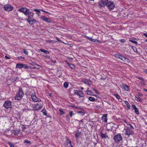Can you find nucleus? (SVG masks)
<instances>
[{
  "instance_id": "f257e3e1",
  "label": "nucleus",
  "mask_w": 147,
  "mask_h": 147,
  "mask_svg": "<svg viewBox=\"0 0 147 147\" xmlns=\"http://www.w3.org/2000/svg\"><path fill=\"white\" fill-rule=\"evenodd\" d=\"M24 94L22 88H20L17 92L16 96L14 98L16 100H20L21 98L23 96Z\"/></svg>"
},
{
  "instance_id": "f03ea898",
  "label": "nucleus",
  "mask_w": 147,
  "mask_h": 147,
  "mask_svg": "<svg viewBox=\"0 0 147 147\" xmlns=\"http://www.w3.org/2000/svg\"><path fill=\"white\" fill-rule=\"evenodd\" d=\"M42 102L40 100L38 103L36 104L33 107V109L34 110H38L42 107Z\"/></svg>"
},
{
  "instance_id": "7ed1b4c3",
  "label": "nucleus",
  "mask_w": 147,
  "mask_h": 147,
  "mask_svg": "<svg viewBox=\"0 0 147 147\" xmlns=\"http://www.w3.org/2000/svg\"><path fill=\"white\" fill-rule=\"evenodd\" d=\"M122 138L120 134L115 135L113 138V140L117 143H119L121 141Z\"/></svg>"
},
{
  "instance_id": "20e7f679",
  "label": "nucleus",
  "mask_w": 147,
  "mask_h": 147,
  "mask_svg": "<svg viewBox=\"0 0 147 147\" xmlns=\"http://www.w3.org/2000/svg\"><path fill=\"white\" fill-rule=\"evenodd\" d=\"M108 2V0H100L98 2V5L99 7H101L106 6V4Z\"/></svg>"
},
{
  "instance_id": "39448f33",
  "label": "nucleus",
  "mask_w": 147,
  "mask_h": 147,
  "mask_svg": "<svg viewBox=\"0 0 147 147\" xmlns=\"http://www.w3.org/2000/svg\"><path fill=\"white\" fill-rule=\"evenodd\" d=\"M108 2V0H100L98 2V5L99 7H101L106 6V4Z\"/></svg>"
},
{
  "instance_id": "423d86ee",
  "label": "nucleus",
  "mask_w": 147,
  "mask_h": 147,
  "mask_svg": "<svg viewBox=\"0 0 147 147\" xmlns=\"http://www.w3.org/2000/svg\"><path fill=\"white\" fill-rule=\"evenodd\" d=\"M108 2V0H100L98 2V5L99 7H101L106 6V4Z\"/></svg>"
},
{
  "instance_id": "0eeeda50",
  "label": "nucleus",
  "mask_w": 147,
  "mask_h": 147,
  "mask_svg": "<svg viewBox=\"0 0 147 147\" xmlns=\"http://www.w3.org/2000/svg\"><path fill=\"white\" fill-rule=\"evenodd\" d=\"M106 6L110 10L113 9L115 7V5L113 2L111 1H108L107 3L106 4Z\"/></svg>"
},
{
  "instance_id": "6e6552de",
  "label": "nucleus",
  "mask_w": 147,
  "mask_h": 147,
  "mask_svg": "<svg viewBox=\"0 0 147 147\" xmlns=\"http://www.w3.org/2000/svg\"><path fill=\"white\" fill-rule=\"evenodd\" d=\"M4 8L5 10L9 11H12L13 9V7L10 4H7L4 5Z\"/></svg>"
},
{
  "instance_id": "1a4fd4ad",
  "label": "nucleus",
  "mask_w": 147,
  "mask_h": 147,
  "mask_svg": "<svg viewBox=\"0 0 147 147\" xmlns=\"http://www.w3.org/2000/svg\"><path fill=\"white\" fill-rule=\"evenodd\" d=\"M18 11L24 13L25 15L26 16L27 14L30 11V10L26 7H22L20 9H18Z\"/></svg>"
},
{
  "instance_id": "9d476101",
  "label": "nucleus",
  "mask_w": 147,
  "mask_h": 147,
  "mask_svg": "<svg viewBox=\"0 0 147 147\" xmlns=\"http://www.w3.org/2000/svg\"><path fill=\"white\" fill-rule=\"evenodd\" d=\"M114 56L115 57L117 58H119L123 61H125L126 60H129L128 59L125 57L119 54H115L114 55Z\"/></svg>"
},
{
  "instance_id": "9b49d317",
  "label": "nucleus",
  "mask_w": 147,
  "mask_h": 147,
  "mask_svg": "<svg viewBox=\"0 0 147 147\" xmlns=\"http://www.w3.org/2000/svg\"><path fill=\"white\" fill-rule=\"evenodd\" d=\"M3 107L7 109L11 108L12 107L11 102L9 101L5 102L3 105Z\"/></svg>"
},
{
  "instance_id": "f8f14e48",
  "label": "nucleus",
  "mask_w": 147,
  "mask_h": 147,
  "mask_svg": "<svg viewBox=\"0 0 147 147\" xmlns=\"http://www.w3.org/2000/svg\"><path fill=\"white\" fill-rule=\"evenodd\" d=\"M133 133V131L129 127H127L126 130L125 134L128 136H129L130 135L132 134Z\"/></svg>"
},
{
  "instance_id": "ddd939ff",
  "label": "nucleus",
  "mask_w": 147,
  "mask_h": 147,
  "mask_svg": "<svg viewBox=\"0 0 147 147\" xmlns=\"http://www.w3.org/2000/svg\"><path fill=\"white\" fill-rule=\"evenodd\" d=\"M35 92L33 90H31L30 91H29L27 92L26 95L28 96H31V97L34 94H35Z\"/></svg>"
},
{
  "instance_id": "4468645a",
  "label": "nucleus",
  "mask_w": 147,
  "mask_h": 147,
  "mask_svg": "<svg viewBox=\"0 0 147 147\" xmlns=\"http://www.w3.org/2000/svg\"><path fill=\"white\" fill-rule=\"evenodd\" d=\"M16 67L19 68H22L24 67L25 68H27L28 66L25 64H23L21 63H18L16 64Z\"/></svg>"
},
{
  "instance_id": "2eb2a0df",
  "label": "nucleus",
  "mask_w": 147,
  "mask_h": 147,
  "mask_svg": "<svg viewBox=\"0 0 147 147\" xmlns=\"http://www.w3.org/2000/svg\"><path fill=\"white\" fill-rule=\"evenodd\" d=\"M31 98L32 100L34 102H37L38 101L39 102V101H40V100H41L40 99H38L37 97L35 95V94H34Z\"/></svg>"
},
{
  "instance_id": "dca6fc26",
  "label": "nucleus",
  "mask_w": 147,
  "mask_h": 147,
  "mask_svg": "<svg viewBox=\"0 0 147 147\" xmlns=\"http://www.w3.org/2000/svg\"><path fill=\"white\" fill-rule=\"evenodd\" d=\"M34 15V13L33 12H30V11L28 12L27 16H28V18L26 20H31L33 18Z\"/></svg>"
},
{
  "instance_id": "f3484780",
  "label": "nucleus",
  "mask_w": 147,
  "mask_h": 147,
  "mask_svg": "<svg viewBox=\"0 0 147 147\" xmlns=\"http://www.w3.org/2000/svg\"><path fill=\"white\" fill-rule=\"evenodd\" d=\"M40 18L41 19L47 22L50 23L51 22V20L50 19L45 16H42L40 17Z\"/></svg>"
},
{
  "instance_id": "a211bd4d",
  "label": "nucleus",
  "mask_w": 147,
  "mask_h": 147,
  "mask_svg": "<svg viewBox=\"0 0 147 147\" xmlns=\"http://www.w3.org/2000/svg\"><path fill=\"white\" fill-rule=\"evenodd\" d=\"M100 134L102 138H106L108 137L107 133H105L104 134L102 132V131L100 132Z\"/></svg>"
},
{
  "instance_id": "6ab92c4d",
  "label": "nucleus",
  "mask_w": 147,
  "mask_h": 147,
  "mask_svg": "<svg viewBox=\"0 0 147 147\" xmlns=\"http://www.w3.org/2000/svg\"><path fill=\"white\" fill-rule=\"evenodd\" d=\"M84 82L86 84L89 86H90L92 84V81L90 80H85Z\"/></svg>"
},
{
  "instance_id": "aec40b11",
  "label": "nucleus",
  "mask_w": 147,
  "mask_h": 147,
  "mask_svg": "<svg viewBox=\"0 0 147 147\" xmlns=\"http://www.w3.org/2000/svg\"><path fill=\"white\" fill-rule=\"evenodd\" d=\"M107 115L106 114H104L103 115L102 118V120L103 121L106 123L107 122Z\"/></svg>"
},
{
  "instance_id": "412c9836",
  "label": "nucleus",
  "mask_w": 147,
  "mask_h": 147,
  "mask_svg": "<svg viewBox=\"0 0 147 147\" xmlns=\"http://www.w3.org/2000/svg\"><path fill=\"white\" fill-rule=\"evenodd\" d=\"M86 92L87 94L92 96L94 95V94L92 93L91 90H89V88L87 89Z\"/></svg>"
},
{
  "instance_id": "4be33fe9",
  "label": "nucleus",
  "mask_w": 147,
  "mask_h": 147,
  "mask_svg": "<svg viewBox=\"0 0 147 147\" xmlns=\"http://www.w3.org/2000/svg\"><path fill=\"white\" fill-rule=\"evenodd\" d=\"M122 87L126 91H128L129 90V86L125 84H123Z\"/></svg>"
},
{
  "instance_id": "5701e85b",
  "label": "nucleus",
  "mask_w": 147,
  "mask_h": 147,
  "mask_svg": "<svg viewBox=\"0 0 147 147\" xmlns=\"http://www.w3.org/2000/svg\"><path fill=\"white\" fill-rule=\"evenodd\" d=\"M40 51L46 54H49V52L47 51L42 49H40Z\"/></svg>"
},
{
  "instance_id": "b1692460",
  "label": "nucleus",
  "mask_w": 147,
  "mask_h": 147,
  "mask_svg": "<svg viewBox=\"0 0 147 147\" xmlns=\"http://www.w3.org/2000/svg\"><path fill=\"white\" fill-rule=\"evenodd\" d=\"M78 95L80 97H83L84 96V94L82 93V92L81 91H79Z\"/></svg>"
},
{
  "instance_id": "393cba45",
  "label": "nucleus",
  "mask_w": 147,
  "mask_h": 147,
  "mask_svg": "<svg viewBox=\"0 0 147 147\" xmlns=\"http://www.w3.org/2000/svg\"><path fill=\"white\" fill-rule=\"evenodd\" d=\"M81 134V132L78 131L76 134L75 137L77 138L80 136Z\"/></svg>"
},
{
  "instance_id": "a878e982",
  "label": "nucleus",
  "mask_w": 147,
  "mask_h": 147,
  "mask_svg": "<svg viewBox=\"0 0 147 147\" xmlns=\"http://www.w3.org/2000/svg\"><path fill=\"white\" fill-rule=\"evenodd\" d=\"M88 99L89 100L92 102L94 101L95 100V98L94 97L92 96H89L88 97Z\"/></svg>"
},
{
  "instance_id": "bb28decb",
  "label": "nucleus",
  "mask_w": 147,
  "mask_h": 147,
  "mask_svg": "<svg viewBox=\"0 0 147 147\" xmlns=\"http://www.w3.org/2000/svg\"><path fill=\"white\" fill-rule=\"evenodd\" d=\"M131 48H132V49L135 52H136V53H137L138 54H139L138 51H137V48L136 47H134L133 46H131Z\"/></svg>"
},
{
  "instance_id": "cd10ccee",
  "label": "nucleus",
  "mask_w": 147,
  "mask_h": 147,
  "mask_svg": "<svg viewBox=\"0 0 147 147\" xmlns=\"http://www.w3.org/2000/svg\"><path fill=\"white\" fill-rule=\"evenodd\" d=\"M20 133V131L18 130H13L12 131V133L16 135L19 134Z\"/></svg>"
},
{
  "instance_id": "c85d7f7f",
  "label": "nucleus",
  "mask_w": 147,
  "mask_h": 147,
  "mask_svg": "<svg viewBox=\"0 0 147 147\" xmlns=\"http://www.w3.org/2000/svg\"><path fill=\"white\" fill-rule=\"evenodd\" d=\"M69 86V84L67 82H65L63 84V86L65 88H67Z\"/></svg>"
},
{
  "instance_id": "c756f323",
  "label": "nucleus",
  "mask_w": 147,
  "mask_h": 147,
  "mask_svg": "<svg viewBox=\"0 0 147 147\" xmlns=\"http://www.w3.org/2000/svg\"><path fill=\"white\" fill-rule=\"evenodd\" d=\"M66 142L67 143V144H68V143L70 144L71 147H73V146L71 145V141L69 139H67L66 140Z\"/></svg>"
},
{
  "instance_id": "7c9ffc66",
  "label": "nucleus",
  "mask_w": 147,
  "mask_h": 147,
  "mask_svg": "<svg viewBox=\"0 0 147 147\" xmlns=\"http://www.w3.org/2000/svg\"><path fill=\"white\" fill-rule=\"evenodd\" d=\"M68 65L71 69H73L75 68V66L74 64L68 63Z\"/></svg>"
},
{
  "instance_id": "2f4dec72",
  "label": "nucleus",
  "mask_w": 147,
  "mask_h": 147,
  "mask_svg": "<svg viewBox=\"0 0 147 147\" xmlns=\"http://www.w3.org/2000/svg\"><path fill=\"white\" fill-rule=\"evenodd\" d=\"M124 102L127 105L128 108V109H129L130 108V105L129 104L128 102L127 101H125Z\"/></svg>"
},
{
  "instance_id": "473e14b6",
  "label": "nucleus",
  "mask_w": 147,
  "mask_h": 147,
  "mask_svg": "<svg viewBox=\"0 0 147 147\" xmlns=\"http://www.w3.org/2000/svg\"><path fill=\"white\" fill-rule=\"evenodd\" d=\"M41 112L43 113V114L46 116L47 115V112L45 109H43L42 111Z\"/></svg>"
},
{
  "instance_id": "72a5a7b5",
  "label": "nucleus",
  "mask_w": 147,
  "mask_h": 147,
  "mask_svg": "<svg viewBox=\"0 0 147 147\" xmlns=\"http://www.w3.org/2000/svg\"><path fill=\"white\" fill-rule=\"evenodd\" d=\"M8 144L9 145L10 147H15L14 144L11 142H8Z\"/></svg>"
},
{
  "instance_id": "f704fd0d",
  "label": "nucleus",
  "mask_w": 147,
  "mask_h": 147,
  "mask_svg": "<svg viewBox=\"0 0 147 147\" xmlns=\"http://www.w3.org/2000/svg\"><path fill=\"white\" fill-rule=\"evenodd\" d=\"M59 111H60L59 114L60 115H62L65 114L64 111L61 110V109H59Z\"/></svg>"
},
{
  "instance_id": "c9c22d12",
  "label": "nucleus",
  "mask_w": 147,
  "mask_h": 147,
  "mask_svg": "<svg viewBox=\"0 0 147 147\" xmlns=\"http://www.w3.org/2000/svg\"><path fill=\"white\" fill-rule=\"evenodd\" d=\"M17 79H18V78L16 77L14 78H12L11 79V81L12 82H15L16 80H17Z\"/></svg>"
},
{
  "instance_id": "e433bc0d",
  "label": "nucleus",
  "mask_w": 147,
  "mask_h": 147,
  "mask_svg": "<svg viewBox=\"0 0 147 147\" xmlns=\"http://www.w3.org/2000/svg\"><path fill=\"white\" fill-rule=\"evenodd\" d=\"M114 95L118 99H119L120 98V96L118 94H115Z\"/></svg>"
},
{
  "instance_id": "4c0bfd02",
  "label": "nucleus",
  "mask_w": 147,
  "mask_h": 147,
  "mask_svg": "<svg viewBox=\"0 0 147 147\" xmlns=\"http://www.w3.org/2000/svg\"><path fill=\"white\" fill-rule=\"evenodd\" d=\"M130 41L132 43L135 44H138L137 42L134 40H130Z\"/></svg>"
},
{
  "instance_id": "58836bf2",
  "label": "nucleus",
  "mask_w": 147,
  "mask_h": 147,
  "mask_svg": "<svg viewBox=\"0 0 147 147\" xmlns=\"http://www.w3.org/2000/svg\"><path fill=\"white\" fill-rule=\"evenodd\" d=\"M69 115L71 117L73 115H74V113H73L72 111H69Z\"/></svg>"
},
{
  "instance_id": "ea45409f",
  "label": "nucleus",
  "mask_w": 147,
  "mask_h": 147,
  "mask_svg": "<svg viewBox=\"0 0 147 147\" xmlns=\"http://www.w3.org/2000/svg\"><path fill=\"white\" fill-rule=\"evenodd\" d=\"M135 112L137 114H138L139 113V111L137 108L134 109Z\"/></svg>"
},
{
  "instance_id": "a19ab883",
  "label": "nucleus",
  "mask_w": 147,
  "mask_h": 147,
  "mask_svg": "<svg viewBox=\"0 0 147 147\" xmlns=\"http://www.w3.org/2000/svg\"><path fill=\"white\" fill-rule=\"evenodd\" d=\"M141 84L143 86H146V84L144 82V80H142V81L141 82Z\"/></svg>"
},
{
  "instance_id": "79ce46f5",
  "label": "nucleus",
  "mask_w": 147,
  "mask_h": 147,
  "mask_svg": "<svg viewBox=\"0 0 147 147\" xmlns=\"http://www.w3.org/2000/svg\"><path fill=\"white\" fill-rule=\"evenodd\" d=\"M30 20H26L28 22L29 24L32 25L33 24L31 23L32 22Z\"/></svg>"
},
{
  "instance_id": "37998d69",
  "label": "nucleus",
  "mask_w": 147,
  "mask_h": 147,
  "mask_svg": "<svg viewBox=\"0 0 147 147\" xmlns=\"http://www.w3.org/2000/svg\"><path fill=\"white\" fill-rule=\"evenodd\" d=\"M23 51H24V53L26 55H27L28 54V52L26 51V50L24 49L23 50Z\"/></svg>"
},
{
  "instance_id": "c03bdc74",
  "label": "nucleus",
  "mask_w": 147,
  "mask_h": 147,
  "mask_svg": "<svg viewBox=\"0 0 147 147\" xmlns=\"http://www.w3.org/2000/svg\"><path fill=\"white\" fill-rule=\"evenodd\" d=\"M78 92L79 91H78V90H74V92L75 94H76L78 95Z\"/></svg>"
},
{
  "instance_id": "a18cd8bd",
  "label": "nucleus",
  "mask_w": 147,
  "mask_h": 147,
  "mask_svg": "<svg viewBox=\"0 0 147 147\" xmlns=\"http://www.w3.org/2000/svg\"><path fill=\"white\" fill-rule=\"evenodd\" d=\"M24 142L27 143V144H29L30 143V141H29L27 140H26L24 141Z\"/></svg>"
},
{
  "instance_id": "49530a36",
  "label": "nucleus",
  "mask_w": 147,
  "mask_h": 147,
  "mask_svg": "<svg viewBox=\"0 0 147 147\" xmlns=\"http://www.w3.org/2000/svg\"><path fill=\"white\" fill-rule=\"evenodd\" d=\"M132 109H134V110L135 109H136V108H137L136 107V106L135 105H132Z\"/></svg>"
},
{
  "instance_id": "de8ad7c7",
  "label": "nucleus",
  "mask_w": 147,
  "mask_h": 147,
  "mask_svg": "<svg viewBox=\"0 0 147 147\" xmlns=\"http://www.w3.org/2000/svg\"><path fill=\"white\" fill-rule=\"evenodd\" d=\"M30 20H31V21L32 22H33L34 23L36 22V20L34 19H31Z\"/></svg>"
},
{
  "instance_id": "09e8293b",
  "label": "nucleus",
  "mask_w": 147,
  "mask_h": 147,
  "mask_svg": "<svg viewBox=\"0 0 147 147\" xmlns=\"http://www.w3.org/2000/svg\"><path fill=\"white\" fill-rule=\"evenodd\" d=\"M78 113H81V115H84L85 113L84 112L82 111H80L78 112Z\"/></svg>"
},
{
  "instance_id": "8fccbe9b",
  "label": "nucleus",
  "mask_w": 147,
  "mask_h": 147,
  "mask_svg": "<svg viewBox=\"0 0 147 147\" xmlns=\"http://www.w3.org/2000/svg\"><path fill=\"white\" fill-rule=\"evenodd\" d=\"M34 11L37 12L38 13H40V10H38L37 9H34Z\"/></svg>"
},
{
  "instance_id": "3c124183",
  "label": "nucleus",
  "mask_w": 147,
  "mask_h": 147,
  "mask_svg": "<svg viewBox=\"0 0 147 147\" xmlns=\"http://www.w3.org/2000/svg\"><path fill=\"white\" fill-rule=\"evenodd\" d=\"M75 109H81V107L76 106V107H75Z\"/></svg>"
},
{
  "instance_id": "603ef678",
  "label": "nucleus",
  "mask_w": 147,
  "mask_h": 147,
  "mask_svg": "<svg viewBox=\"0 0 147 147\" xmlns=\"http://www.w3.org/2000/svg\"><path fill=\"white\" fill-rule=\"evenodd\" d=\"M93 90L94 91H95V92H96V93L97 94H98V93L99 92H98V90H96L94 88L93 89Z\"/></svg>"
},
{
  "instance_id": "864d4df0",
  "label": "nucleus",
  "mask_w": 147,
  "mask_h": 147,
  "mask_svg": "<svg viewBox=\"0 0 147 147\" xmlns=\"http://www.w3.org/2000/svg\"><path fill=\"white\" fill-rule=\"evenodd\" d=\"M120 41L121 42H124L125 41V39H121Z\"/></svg>"
},
{
  "instance_id": "5fc2aeb1",
  "label": "nucleus",
  "mask_w": 147,
  "mask_h": 147,
  "mask_svg": "<svg viewBox=\"0 0 147 147\" xmlns=\"http://www.w3.org/2000/svg\"><path fill=\"white\" fill-rule=\"evenodd\" d=\"M86 38H87L88 39H89L90 40H91L93 41H94L93 40H94V39H92V38H90L89 37H87H87H86Z\"/></svg>"
},
{
  "instance_id": "6e6d98bb",
  "label": "nucleus",
  "mask_w": 147,
  "mask_h": 147,
  "mask_svg": "<svg viewBox=\"0 0 147 147\" xmlns=\"http://www.w3.org/2000/svg\"><path fill=\"white\" fill-rule=\"evenodd\" d=\"M129 125L130 126V128L131 129H134V128L133 127V126L131 125L130 124H129Z\"/></svg>"
},
{
  "instance_id": "4d7b16f0",
  "label": "nucleus",
  "mask_w": 147,
  "mask_h": 147,
  "mask_svg": "<svg viewBox=\"0 0 147 147\" xmlns=\"http://www.w3.org/2000/svg\"><path fill=\"white\" fill-rule=\"evenodd\" d=\"M124 121L127 125H129V123L127 122L125 120V119L124 120Z\"/></svg>"
},
{
  "instance_id": "13d9d810",
  "label": "nucleus",
  "mask_w": 147,
  "mask_h": 147,
  "mask_svg": "<svg viewBox=\"0 0 147 147\" xmlns=\"http://www.w3.org/2000/svg\"><path fill=\"white\" fill-rule=\"evenodd\" d=\"M143 35L145 36L146 37H147V33H144L143 34Z\"/></svg>"
},
{
  "instance_id": "bf43d9fd",
  "label": "nucleus",
  "mask_w": 147,
  "mask_h": 147,
  "mask_svg": "<svg viewBox=\"0 0 147 147\" xmlns=\"http://www.w3.org/2000/svg\"><path fill=\"white\" fill-rule=\"evenodd\" d=\"M5 58L6 59H10V57H7V56H5Z\"/></svg>"
},
{
  "instance_id": "052dcab7",
  "label": "nucleus",
  "mask_w": 147,
  "mask_h": 147,
  "mask_svg": "<svg viewBox=\"0 0 147 147\" xmlns=\"http://www.w3.org/2000/svg\"><path fill=\"white\" fill-rule=\"evenodd\" d=\"M138 79H140V80H144V79H142V78H140V77H138Z\"/></svg>"
},
{
  "instance_id": "680f3d73",
  "label": "nucleus",
  "mask_w": 147,
  "mask_h": 147,
  "mask_svg": "<svg viewBox=\"0 0 147 147\" xmlns=\"http://www.w3.org/2000/svg\"><path fill=\"white\" fill-rule=\"evenodd\" d=\"M72 107H73L75 109V107H76V106H75L74 105H73L71 106Z\"/></svg>"
},
{
  "instance_id": "e2e57ef3",
  "label": "nucleus",
  "mask_w": 147,
  "mask_h": 147,
  "mask_svg": "<svg viewBox=\"0 0 147 147\" xmlns=\"http://www.w3.org/2000/svg\"><path fill=\"white\" fill-rule=\"evenodd\" d=\"M96 107L98 109H100V106L98 105H97Z\"/></svg>"
},
{
  "instance_id": "0e129e2a",
  "label": "nucleus",
  "mask_w": 147,
  "mask_h": 147,
  "mask_svg": "<svg viewBox=\"0 0 147 147\" xmlns=\"http://www.w3.org/2000/svg\"><path fill=\"white\" fill-rule=\"evenodd\" d=\"M93 96H96L97 98H99V96H98V95H94V94Z\"/></svg>"
},
{
  "instance_id": "69168bd1",
  "label": "nucleus",
  "mask_w": 147,
  "mask_h": 147,
  "mask_svg": "<svg viewBox=\"0 0 147 147\" xmlns=\"http://www.w3.org/2000/svg\"><path fill=\"white\" fill-rule=\"evenodd\" d=\"M138 99L140 101V100H141V99L140 98V97H138Z\"/></svg>"
},
{
  "instance_id": "338daca9",
  "label": "nucleus",
  "mask_w": 147,
  "mask_h": 147,
  "mask_svg": "<svg viewBox=\"0 0 147 147\" xmlns=\"http://www.w3.org/2000/svg\"><path fill=\"white\" fill-rule=\"evenodd\" d=\"M143 90L147 92V89H145V88H144Z\"/></svg>"
},
{
  "instance_id": "774afa93",
  "label": "nucleus",
  "mask_w": 147,
  "mask_h": 147,
  "mask_svg": "<svg viewBox=\"0 0 147 147\" xmlns=\"http://www.w3.org/2000/svg\"><path fill=\"white\" fill-rule=\"evenodd\" d=\"M139 95L140 96H142V94H141V93H139Z\"/></svg>"
}]
</instances>
